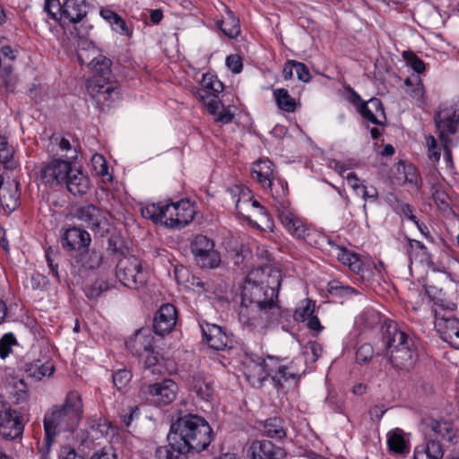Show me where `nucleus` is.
I'll list each match as a JSON object with an SVG mask.
<instances>
[{"instance_id": "obj_7", "label": "nucleus", "mask_w": 459, "mask_h": 459, "mask_svg": "<svg viewBox=\"0 0 459 459\" xmlns=\"http://www.w3.org/2000/svg\"><path fill=\"white\" fill-rule=\"evenodd\" d=\"M456 432L451 422L430 420L424 430L426 442L415 448L413 459H442L444 449L441 441L454 443Z\"/></svg>"}, {"instance_id": "obj_18", "label": "nucleus", "mask_w": 459, "mask_h": 459, "mask_svg": "<svg viewBox=\"0 0 459 459\" xmlns=\"http://www.w3.org/2000/svg\"><path fill=\"white\" fill-rule=\"evenodd\" d=\"M204 340L207 342L210 348L216 351H225L230 349L233 341L230 335L219 325L202 323L200 325Z\"/></svg>"}, {"instance_id": "obj_56", "label": "nucleus", "mask_w": 459, "mask_h": 459, "mask_svg": "<svg viewBox=\"0 0 459 459\" xmlns=\"http://www.w3.org/2000/svg\"><path fill=\"white\" fill-rule=\"evenodd\" d=\"M395 212L400 215L404 216L408 220L411 221L415 224H418V220L415 215L412 213V207L409 204L401 203L398 204L395 207Z\"/></svg>"}, {"instance_id": "obj_59", "label": "nucleus", "mask_w": 459, "mask_h": 459, "mask_svg": "<svg viewBox=\"0 0 459 459\" xmlns=\"http://www.w3.org/2000/svg\"><path fill=\"white\" fill-rule=\"evenodd\" d=\"M316 239L319 240V244H317L316 247H324V244H327L330 247V249L328 250L332 255L335 256V248L337 247H343L342 246H340L336 243L335 239H333L325 235L321 234L318 232V235H316Z\"/></svg>"}, {"instance_id": "obj_45", "label": "nucleus", "mask_w": 459, "mask_h": 459, "mask_svg": "<svg viewBox=\"0 0 459 459\" xmlns=\"http://www.w3.org/2000/svg\"><path fill=\"white\" fill-rule=\"evenodd\" d=\"M213 75L212 74H204L202 79V88L199 89L196 92L197 97L204 100L208 99L213 94Z\"/></svg>"}, {"instance_id": "obj_53", "label": "nucleus", "mask_w": 459, "mask_h": 459, "mask_svg": "<svg viewBox=\"0 0 459 459\" xmlns=\"http://www.w3.org/2000/svg\"><path fill=\"white\" fill-rule=\"evenodd\" d=\"M109 24L112 27V30L120 35L130 36L132 33L127 27L126 21L118 14H117L115 19L112 20Z\"/></svg>"}, {"instance_id": "obj_51", "label": "nucleus", "mask_w": 459, "mask_h": 459, "mask_svg": "<svg viewBox=\"0 0 459 459\" xmlns=\"http://www.w3.org/2000/svg\"><path fill=\"white\" fill-rule=\"evenodd\" d=\"M57 255V251L53 249L52 247H48L45 251L46 260L53 276L56 277V279H59L58 264L55 263L56 256Z\"/></svg>"}, {"instance_id": "obj_63", "label": "nucleus", "mask_w": 459, "mask_h": 459, "mask_svg": "<svg viewBox=\"0 0 459 459\" xmlns=\"http://www.w3.org/2000/svg\"><path fill=\"white\" fill-rule=\"evenodd\" d=\"M427 144L429 147V157L434 161H438L440 159V152L437 151V141L434 136L429 135L427 137Z\"/></svg>"}, {"instance_id": "obj_28", "label": "nucleus", "mask_w": 459, "mask_h": 459, "mask_svg": "<svg viewBox=\"0 0 459 459\" xmlns=\"http://www.w3.org/2000/svg\"><path fill=\"white\" fill-rule=\"evenodd\" d=\"M335 257L342 264L347 265L352 273L359 275L362 279L367 277L364 263L358 254L351 252L346 247H337L335 248Z\"/></svg>"}, {"instance_id": "obj_3", "label": "nucleus", "mask_w": 459, "mask_h": 459, "mask_svg": "<svg viewBox=\"0 0 459 459\" xmlns=\"http://www.w3.org/2000/svg\"><path fill=\"white\" fill-rule=\"evenodd\" d=\"M83 415L81 395L69 392L61 405L53 406L44 416L45 443L49 447L60 431H74Z\"/></svg>"}, {"instance_id": "obj_57", "label": "nucleus", "mask_w": 459, "mask_h": 459, "mask_svg": "<svg viewBox=\"0 0 459 459\" xmlns=\"http://www.w3.org/2000/svg\"><path fill=\"white\" fill-rule=\"evenodd\" d=\"M404 56L407 58L409 65L418 74L422 73L425 70V63L418 57L413 53L406 54L404 53Z\"/></svg>"}, {"instance_id": "obj_16", "label": "nucleus", "mask_w": 459, "mask_h": 459, "mask_svg": "<svg viewBox=\"0 0 459 459\" xmlns=\"http://www.w3.org/2000/svg\"><path fill=\"white\" fill-rule=\"evenodd\" d=\"M75 216L84 222L94 233L100 236L108 232L109 223L103 212L93 204H85L79 207Z\"/></svg>"}, {"instance_id": "obj_2", "label": "nucleus", "mask_w": 459, "mask_h": 459, "mask_svg": "<svg viewBox=\"0 0 459 459\" xmlns=\"http://www.w3.org/2000/svg\"><path fill=\"white\" fill-rule=\"evenodd\" d=\"M168 438L180 444L185 451L201 452L211 444L212 429L203 417L185 413L171 423Z\"/></svg>"}, {"instance_id": "obj_58", "label": "nucleus", "mask_w": 459, "mask_h": 459, "mask_svg": "<svg viewBox=\"0 0 459 459\" xmlns=\"http://www.w3.org/2000/svg\"><path fill=\"white\" fill-rule=\"evenodd\" d=\"M92 163L94 166L95 170L98 174L101 176H105L108 174V164L104 157L100 154H95L92 157Z\"/></svg>"}, {"instance_id": "obj_19", "label": "nucleus", "mask_w": 459, "mask_h": 459, "mask_svg": "<svg viewBox=\"0 0 459 459\" xmlns=\"http://www.w3.org/2000/svg\"><path fill=\"white\" fill-rule=\"evenodd\" d=\"M178 320V311L170 303L163 304L157 311L153 320V330L158 335L169 333L175 327Z\"/></svg>"}, {"instance_id": "obj_61", "label": "nucleus", "mask_w": 459, "mask_h": 459, "mask_svg": "<svg viewBox=\"0 0 459 459\" xmlns=\"http://www.w3.org/2000/svg\"><path fill=\"white\" fill-rule=\"evenodd\" d=\"M234 117L235 115L230 110V107H223L216 115L215 122L221 124H230V122H232Z\"/></svg>"}, {"instance_id": "obj_21", "label": "nucleus", "mask_w": 459, "mask_h": 459, "mask_svg": "<svg viewBox=\"0 0 459 459\" xmlns=\"http://www.w3.org/2000/svg\"><path fill=\"white\" fill-rule=\"evenodd\" d=\"M248 454L251 459H283L286 455L282 446L266 439L253 441Z\"/></svg>"}, {"instance_id": "obj_6", "label": "nucleus", "mask_w": 459, "mask_h": 459, "mask_svg": "<svg viewBox=\"0 0 459 459\" xmlns=\"http://www.w3.org/2000/svg\"><path fill=\"white\" fill-rule=\"evenodd\" d=\"M111 60L102 55L94 57L89 64L92 77L87 82V91L100 105H109L119 97L118 89L111 82Z\"/></svg>"}, {"instance_id": "obj_52", "label": "nucleus", "mask_w": 459, "mask_h": 459, "mask_svg": "<svg viewBox=\"0 0 459 459\" xmlns=\"http://www.w3.org/2000/svg\"><path fill=\"white\" fill-rule=\"evenodd\" d=\"M62 4L59 0H45L44 10L55 21H58L61 13Z\"/></svg>"}, {"instance_id": "obj_48", "label": "nucleus", "mask_w": 459, "mask_h": 459, "mask_svg": "<svg viewBox=\"0 0 459 459\" xmlns=\"http://www.w3.org/2000/svg\"><path fill=\"white\" fill-rule=\"evenodd\" d=\"M374 355L373 347L369 343H364L356 351V360L359 364L368 363Z\"/></svg>"}, {"instance_id": "obj_37", "label": "nucleus", "mask_w": 459, "mask_h": 459, "mask_svg": "<svg viewBox=\"0 0 459 459\" xmlns=\"http://www.w3.org/2000/svg\"><path fill=\"white\" fill-rule=\"evenodd\" d=\"M368 104L377 112L381 111L384 113V107L380 100L377 98H372L368 102H365L364 104H360V107L357 109L362 118L370 122L374 125H381V122L377 118L376 115L373 113L372 109L369 108Z\"/></svg>"}, {"instance_id": "obj_54", "label": "nucleus", "mask_w": 459, "mask_h": 459, "mask_svg": "<svg viewBox=\"0 0 459 459\" xmlns=\"http://www.w3.org/2000/svg\"><path fill=\"white\" fill-rule=\"evenodd\" d=\"M140 414L138 406H129L120 413V418L126 427H129L134 418H137Z\"/></svg>"}, {"instance_id": "obj_22", "label": "nucleus", "mask_w": 459, "mask_h": 459, "mask_svg": "<svg viewBox=\"0 0 459 459\" xmlns=\"http://www.w3.org/2000/svg\"><path fill=\"white\" fill-rule=\"evenodd\" d=\"M78 148V143H72L65 136L54 134L49 138L48 152L54 156L59 155V158H65V160H69L73 163L77 159Z\"/></svg>"}, {"instance_id": "obj_41", "label": "nucleus", "mask_w": 459, "mask_h": 459, "mask_svg": "<svg viewBox=\"0 0 459 459\" xmlns=\"http://www.w3.org/2000/svg\"><path fill=\"white\" fill-rule=\"evenodd\" d=\"M0 197L8 209L14 210L20 197L18 182H14L13 188H3Z\"/></svg>"}, {"instance_id": "obj_17", "label": "nucleus", "mask_w": 459, "mask_h": 459, "mask_svg": "<svg viewBox=\"0 0 459 459\" xmlns=\"http://www.w3.org/2000/svg\"><path fill=\"white\" fill-rule=\"evenodd\" d=\"M268 361L266 358H261L258 355H250L243 362L244 374L247 381L254 387H260L264 382L269 377V371L265 366Z\"/></svg>"}, {"instance_id": "obj_32", "label": "nucleus", "mask_w": 459, "mask_h": 459, "mask_svg": "<svg viewBox=\"0 0 459 459\" xmlns=\"http://www.w3.org/2000/svg\"><path fill=\"white\" fill-rule=\"evenodd\" d=\"M54 370V364L50 360L42 362L40 359H35L24 365V371L27 376L36 380H40L44 377H50Z\"/></svg>"}, {"instance_id": "obj_11", "label": "nucleus", "mask_w": 459, "mask_h": 459, "mask_svg": "<svg viewBox=\"0 0 459 459\" xmlns=\"http://www.w3.org/2000/svg\"><path fill=\"white\" fill-rule=\"evenodd\" d=\"M277 216L282 226L292 237L302 239L310 246H316L320 243L318 239H316L318 231L307 224L292 207L277 213Z\"/></svg>"}, {"instance_id": "obj_13", "label": "nucleus", "mask_w": 459, "mask_h": 459, "mask_svg": "<svg viewBox=\"0 0 459 459\" xmlns=\"http://www.w3.org/2000/svg\"><path fill=\"white\" fill-rule=\"evenodd\" d=\"M434 122L439 140H451L450 135L456 134L459 126V103L440 104L435 113Z\"/></svg>"}, {"instance_id": "obj_12", "label": "nucleus", "mask_w": 459, "mask_h": 459, "mask_svg": "<svg viewBox=\"0 0 459 459\" xmlns=\"http://www.w3.org/2000/svg\"><path fill=\"white\" fill-rule=\"evenodd\" d=\"M214 241L203 234L195 235L190 241V250L201 268L214 269L221 264V255L214 248Z\"/></svg>"}, {"instance_id": "obj_35", "label": "nucleus", "mask_w": 459, "mask_h": 459, "mask_svg": "<svg viewBox=\"0 0 459 459\" xmlns=\"http://www.w3.org/2000/svg\"><path fill=\"white\" fill-rule=\"evenodd\" d=\"M187 452L180 444L169 441L168 446L157 447L155 459H186Z\"/></svg>"}, {"instance_id": "obj_30", "label": "nucleus", "mask_w": 459, "mask_h": 459, "mask_svg": "<svg viewBox=\"0 0 459 459\" xmlns=\"http://www.w3.org/2000/svg\"><path fill=\"white\" fill-rule=\"evenodd\" d=\"M387 446L393 455H403L410 452V440L401 429H394L387 434Z\"/></svg>"}, {"instance_id": "obj_40", "label": "nucleus", "mask_w": 459, "mask_h": 459, "mask_svg": "<svg viewBox=\"0 0 459 459\" xmlns=\"http://www.w3.org/2000/svg\"><path fill=\"white\" fill-rule=\"evenodd\" d=\"M0 160L6 169H13L16 168L17 162L13 159V151L8 146L6 138L0 135Z\"/></svg>"}, {"instance_id": "obj_1", "label": "nucleus", "mask_w": 459, "mask_h": 459, "mask_svg": "<svg viewBox=\"0 0 459 459\" xmlns=\"http://www.w3.org/2000/svg\"><path fill=\"white\" fill-rule=\"evenodd\" d=\"M281 275L279 272L265 273L262 269L251 271L240 292L238 320L249 332L261 331L286 316L278 301Z\"/></svg>"}, {"instance_id": "obj_55", "label": "nucleus", "mask_w": 459, "mask_h": 459, "mask_svg": "<svg viewBox=\"0 0 459 459\" xmlns=\"http://www.w3.org/2000/svg\"><path fill=\"white\" fill-rule=\"evenodd\" d=\"M206 106L207 111L212 115H217L224 105L219 100L217 95H212L203 100Z\"/></svg>"}, {"instance_id": "obj_20", "label": "nucleus", "mask_w": 459, "mask_h": 459, "mask_svg": "<svg viewBox=\"0 0 459 459\" xmlns=\"http://www.w3.org/2000/svg\"><path fill=\"white\" fill-rule=\"evenodd\" d=\"M435 328L440 338L459 350V320L455 317L435 315Z\"/></svg>"}, {"instance_id": "obj_9", "label": "nucleus", "mask_w": 459, "mask_h": 459, "mask_svg": "<svg viewBox=\"0 0 459 459\" xmlns=\"http://www.w3.org/2000/svg\"><path fill=\"white\" fill-rule=\"evenodd\" d=\"M116 277L124 286L139 290L147 284L148 272L137 257L125 256L117 264Z\"/></svg>"}, {"instance_id": "obj_25", "label": "nucleus", "mask_w": 459, "mask_h": 459, "mask_svg": "<svg viewBox=\"0 0 459 459\" xmlns=\"http://www.w3.org/2000/svg\"><path fill=\"white\" fill-rule=\"evenodd\" d=\"M64 185L73 195L82 196L90 190L91 180L86 174L81 169H74L72 164Z\"/></svg>"}, {"instance_id": "obj_43", "label": "nucleus", "mask_w": 459, "mask_h": 459, "mask_svg": "<svg viewBox=\"0 0 459 459\" xmlns=\"http://www.w3.org/2000/svg\"><path fill=\"white\" fill-rule=\"evenodd\" d=\"M132 379V373L126 368L118 369L113 374V385L118 391H124Z\"/></svg>"}, {"instance_id": "obj_34", "label": "nucleus", "mask_w": 459, "mask_h": 459, "mask_svg": "<svg viewBox=\"0 0 459 459\" xmlns=\"http://www.w3.org/2000/svg\"><path fill=\"white\" fill-rule=\"evenodd\" d=\"M126 346L134 356L143 357L153 347L152 337L137 333L135 336L126 343Z\"/></svg>"}, {"instance_id": "obj_50", "label": "nucleus", "mask_w": 459, "mask_h": 459, "mask_svg": "<svg viewBox=\"0 0 459 459\" xmlns=\"http://www.w3.org/2000/svg\"><path fill=\"white\" fill-rule=\"evenodd\" d=\"M314 312H315V303L308 300L303 307L296 310L295 318H296V320H299L301 322H306L307 320H308L310 318V316H314Z\"/></svg>"}, {"instance_id": "obj_23", "label": "nucleus", "mask_w": 459, "mask_h": 459, "mask_svg": "<svg viewBox=\"0 0 459 459\" xmlns=\"http://www.w3.org/2000/svg\"><path fill=\"white\" fill-rule=\"evenodd\" d=\"M229 191L232 194V199L238 215L247 220L250 218L249 214H247V207H242V203L243 204H247V206H250V208L258 209L261 214L266 215L265 208L262 206L257 200L253 198L247 188L235 186L234 188L229 189Z\"/></svg>"}, {"instance_id": "obj_29", "label": "nucleus", "mask_w": 459, "mask_h": 459, "mask_svg": "<svg viewBox=\"0 0 459 459\" xmlns=\"http://www.w3.org/2000/svg\"><path fill=\"white\" fill-rule=\"evenodd\" d=\"M87 14L82 0H64L59 20L71 23L80 22Z\"/></svg>"}, {"instance_id": "obj_31", "label": "nucleus", "mask_w": 459, "mask_h": 459, "mask_svg": "<svg viewBox=\"0 0 459 459\" xmlns=\"http://www.w3.org/2000/svg\"><path fill=\"white\" fill-rule=\"evenodd\" d=\"M78 266L85 270L98 269L103 263V253L100 250L92 248L81 252L74 257Z\"/></svg>"}, {"instance_id": "obj_8", "label": "nucleus", "mask_w": 459, "mask_h": 459, "mask_svg": "<svg viewBox=\"0 0 459 459\" xmlns=\"http://www.w3.org/2000/svg\"><path fill=\"white\" fill-rule=\"evenodd\" d=\"M265 366L269 371L272 385L277 392L285 393L287 389L299 384L300 374L294 361H288L287 358L268 355Z\"/></svg>"}, {"instance_id": "obj_47", "label": "nucleus", "mask_w": 459, "mask_h": 459, "mask_svg": "<svg viewBox=\"0 0 459 459\" xmlns=\"http://www.w3.org/2000/svg\"><path fill=\"white\" fill-rule=\"evenodd\" d=\"M16 343V339L13 333H5L0 339V357L4 359L12 352V346Z\"/></svg>"}, {"instance_id": "obj_36", "label": "nucleus", "mask_w": 459, "mask_h": 459, "mask_svg": "<svg viewBox=\"0 0 459 459\" xmlns=\"http://www.w3.org/2000/svg\"><path fill=\"white\" fill-rule=\"evenodd\" d=\"M264 434L271 438L281 440L286 437L283 420L280 418H270L264 422Z\"/></svg>"}, {"instance_id": "obj_15", "label": "nucleus", "mask_w": 459, "mask_h": 459, "mask_svg": "<svg viewBox=\"0 0 459 459\" xmlns=\"http://www.w3.org/2000/svg\"><path fill=\"white\" fill-rule=\"evenodd\" d=\"M24 429V419L21 412L9 405L0 411V436L4 439L13 440L21 437Z\"/></svg>"}, {"instance_id": "obj_62", "label": "nucleus", "mask_w": 459, "mask_h": 459, "mask_svg": "<svg viewBox=\"0 0 459 459\" xmlns=\"http://www.w3.org/2000/svg\"><path fill=\"white\" fill-rule=\"evenodd\" d=\"M365 200H369L372 202H376L378 199V192L377 188L373 186H367L365 185H362V186L359 189V194Z\"/></svg>"}, {"instance_id": "obj_44", "label": "nucleus", "mask_w": 459, "mask_h": 459, "mask_svg": "<svg viewBox=\"0 0 459 459\" xmlns=\"http://www.w3.org/2000/svg\"><path fill=\"white\" fill-rule=\"evenodd\" d=\"M193 390L204 401H209L213 393L212 385L202 379L194 381Z\"/></svg>"}, {"instance_id": "obj_49", "label": "nucleus", "mask_w": 459, "mask_h": 459, "mask_svg": "<svg viewBox=\"0 0 459 459\" xmlns=\"http://www.w3.org/2000/svg\"><path fill=\"white\" fill-rule=\"evenodd\" d=\"M142 358H143L144 368L152 369V372L155 373V367L159 365L160 357L159 353L154 351L153 347L151 348V351H148Z\"/></svg>"}, {"instance_id": "obj_24", "label": "nucleus", "mask_w": 459, "mask_h": 459, "mask_svg": "<svg viewBox=\"0 0 459 459\" xmlns=\"http://www.w3.org/2000/svg\"><path fill=\"white\" fill-rule=\"evenodd\" d=\"M61 242L63 247L67 250H81L90 246L91 238L85 230L73 227L64 232Z\"/></svg>"}, {"instance_id": "obj_60", "label": "nucleus", "mask_w": 459, "mask_h": 459, "mask_svg": "<svg viewBox=\"0 0 459 459\" xmlns=\"http://www.w3.org/2000/svg\"><path fill=\"white\" fill-rule=\"evenodd\" d=\"M226 65L231 72L238 74L241 72L243 64L241 57L238 55H230L226 58Z\"/></svg>"}, {"instance_id": "obj_5", "label": "nucleus", "mask_w": 459, "mask_h": 459, "mask_svg": "<svg viewBox=\"0 0 459 459\" xmlns=\"http://www.w3.org/2000/svg\"><path fill=\"white\" fill-rule=\"evenodd\" d=\"M195 212V204L188 199L170 204H149L141 209L143 218L156 224L178 230L188 225L194 220Z\"/></svg>"}, {"instance_id": "obj_26", "label": "nucleus", "mask_w": 459, "mask_h": 459, "mask_svg": "<svg viewBox=\"0 0 459 459\" xmlns=\"http://www.w3.org/2000/svg\"><path fill=\"white\" fill-rule=\"evenodd\" d=\"M267 188H270L273 206L277 213L292 207L289 200L288 183L285 180L278 178L272 182V185L267 186Z\"/></svg>"}, {"instance_id": "obj_46", "label": "nucleus", "mask_w": 459, "mask_h": 459, "mask_svg": "<svg viewBox=\"0 0 459 459\" xmlns=\"http://www.w3.org/2000/svg\"><path fill=\"white\" fill-rule=\"evenodd\" d=\"M407 94L412 99L416 100L419 102V106H423L425 104L424 100V86L420 79H417V82L411 87L408 88L406 91Z\"/></svg>"}, {"instance_id": "obj_33", "label": "nucleus", "mask_w": 459, "mask_h": 459, "mask_svg": "<svg viewBox=\"0 0 459 459\" xmlns=\"http://www.w3.org/2000/svg\"><path fill=\"white\" fill-rule=\"evenodd\" d=\"M226 14L217 22L218 27L230 39H236L240 33L239 19L227 6Z\"/></svg>"}, {"instance_id": "obj_10", "label": "nucleus", "mask_w": 459, "mask_h": 459, "mask_svg": "<svg viewBox=\"0 0 459 459\" xmlns=\"http://www.w3.org/2000/svg\"><path fill=\"white\" fill-rule=\"evenodd\" d=\"M72 162L62 158L54 157L39 163L36 168V179L48 188L64 186L69 175Z\"/></svg>"}, {"instance_id": "obj_14", "label": "nucleus", "mask_w": 459, "mask_h": 459, "mask_svg": "<svg viewBox=\"0 0 459 459\" xmlns=\"http://www.w3.org/2000/svg\"><path fill=\"white\" fill-rule=\"evenodd\" d=\"M178 385L171 379H165L152 385H143L140 394L149 403L165 406L171 403L177 395Z\"/></svg>"}, {"instance_id": "obj_42", "label": "nucleus", "mask_w": 459, "mask_h": 459, "mask_svg": "<svg viewBox=\"0 0 459 459\" xmlns=\"http://www.w3.org/2000/svg\"><path fill=\"white\" fill-rule=\"evenodd\" d=\"M328 291L331 295L339 297H351L359 293L356 289L348 285H344L342 282L337 280L329 281Z\"/></svg>"}, {"instance_id": "obj_27", "label": "nucleus", "mask_w": 459, "mask_h": 459, "mask_svg": "<svg viewBox=\"0 0 459 459\" xmlns=\"http://www.w3.org/2000/svg\"><path fill=\"white\" fill-rule=\"evenodd\" d=\"M273 163L269 160L259 159L253 163L251 176L255 179L264 188L272 185V182L276 179L273 176Z\"/></svg>"}, {"instance_id": "obj_64", "label": "nucleus", "mask_w": 459, "mask_h": 459, "mask_svg": "<svg viewBox=\"0 0 459 459\" xmlns=\"http://www.w3.org/2000/svg\"><path fill=\"white\" fill-rule=\"evenodd\" d=\"M58 459H85L79 455L74 448L70 446L61 447L58 455Z\"/></svg>"}, {"instance_id": "obj_38", "label": "nucleus", "mask_w": 459, "mask_h": 459, "mask_svg": "<svg viewBox=\"0 0 459 459\" xmlns=\"http://www.w3.org/2000/svg\"><path fill=\"white\" fill-rule=\"evenodd\" d=\"M10 398L14 403H21L29 397L27 384L22 379L13 378L10 385Z\"/></svg>"}, {"instance_id": "obj_4", "label": "nucleus", "mask_w": 459, "mask_h": 459, "mask_svg": "<svg viewBox=\"0 0 459 459\" xmlns=\"http://www.w3.org/2000/svg\"><path fill=\"white\" fill-rule=\"evenodd\" d=\"M382 340L390 353L391 364L401 370H409L418 360V351L413 340L395 322L382 327Z\"/></svg>"}, {"instance_id": "obj_39", "label": "nucleus", "mask_w": 459, "mask_h": 459, "mask_svg": "<svg viewBox=\"0 0 459 459\" xmlns=\"http://www.w3.org/2000/svg\"><path fill=\"white\" fill-rule=\"evenodd\" d=\"M273 96L277 106L285 112H294L296 109V100L288 92L287 90L281 88L273 91Z\"/></svg>"}]
</instances>
